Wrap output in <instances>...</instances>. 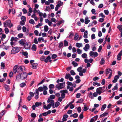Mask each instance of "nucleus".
<instances>
[{"label": "nucleus", "mask_w": 122, "mask_h": 122, "mask_svg": "<svg viewBox=\"0 0 122 122\" xmlns=\"http://www.w3.org/2000/svg\"><path fill=\"white\" fill-rule=\"evenodd\" d=\"M98 94V93H97V92H95L94 93H93V94L92 96H93V97H96L97 96Z\"/></svg>", "instance_id": "59"}, {"label": "nucleus", "mask_w": 122, "mask_h": 122, "mask_svg": "<svg viewBox=\"0 0 122 122\" xmlns=\"http://www.w3.org/2000/svg\"><path fill=\"white\" fill-rule=\"evenodd\" d=\"M65 86V82H64L62 83H57L56 85V87L58 90H60L64 87Z\"/></svg>", "instance_id": "2"}, {"label": "nucleus", "mask_w": 122, "mask_h": 122, "mask_svg": "<svg viewBox=\"0 0 122 122\" xmlns=\"http://www.w3.org/2000/svg\"><path fill=\"white\" fill-rule=\"evenodd\" d=\"M64 45L65 46H66L68 45V42L66 40H64Z\"/></svg>", "instance_id": "61"}, {"label": "nucleus", "mask_w": 122, "mask_h": 122, "mask_svg": "<svg viewBox=\"0 0 122 122\" xmlns=\"http://www.w3.org/2000/svg\"><path fill=\"white\" fill-rule=\"evenodd\" d=\"M47 103H49L51 105L54 104V102L53 100V99H51L50 98H48L47 101Z\"/></svg>", "instance_id": "9"}, {"label": "nucleus", "mask_w": 122, "mask_h": 122, "mask_svg": "<svg viewBox=\"0 0 122 122\" xmlns=\"http://www.w3.org/2000/svg\"><path fill=\"white\" fill-rule=\"evenodd\" d=\"M45 58V57L44 56H42L40 57V59L41 61H44Z\"/></svg>", "instance_id": "63"}, {"label": "nucleus", "mask_w": 122, "mask_h": 122, "mask_svg": "<svg viewBox=\"0 0 122 122\" xmlns=\"http://www.w3.org/2000/svg\"><path fill=\"white\" fill-rule=\"evenodd\" d=\"M18 39V38L17 37H11L10 39V41H17Z\"/></svg>", "instance_id": "18"}, {"label": "nucleus", "mask_w": 122, "mask_h": 122, "mask_svg": "<svg viewBox=\"0 0 122 122\" xmlns=\"http://www.w3.org/2000/svg\"><path fill=\"white\" fill-rule=\"evenodd\" d=\"M51 21H52L53 22H54L55 23H56L57 22V20L55 19L54 18H52L51 19Z\"/></svg>", "instance_id": "50"}, {"label": "nucleus", "mask_w": 122, "mask_h": 122, "mask_svg": "<svg viewBox=\"0 0 122 122\" xmlns=\"http://www.w3.org/2000/svg\"><path fill=\"white\" fill-rule=\"evenodd\" d=\"M30 116L31 117L34 118L36 117V114L33 113H31Z\"/></svg>", "instance_id": "55"}, {"label": "nucleus", "mask_w": 122, "mask_h": 122, "mask_svg": "<svg viewBox=\"0 0 122 122\" xmlns=\"http://www.w3.org/2000/svg\"><path fill=\"white\" fill-rule=\"evenodd\" d=\"M68 116L67 115H64L63 117V120L65 121H66L67 120L66 118H68Z\"/></svg>", "instance_id": "25"}, {"label": "nucleus", "mask_w": 122, "mask_h": 122, "mask_svg": "<svg viewBox=\"0 0 122 122\" xmlns=\"http://www.w3.org/2000/svg\"><path fill=\"white\" fill-rule=\"evenodd\" d=\"M104 62L105 61L104 59L103 58H102L101 59V60L100 61V64L102 65H103L104 64Z\"/></svg>", "instance_id": "46"}, {"label": "nucleus", "mask_w": 122, "mask_h": 122, "mask_svg": "<svg viewBox=\"0 0 122 122\" xmlns=\"http://www.w3.org/2000/svg\"><path fill=\"white\" fill-rule=\"evenodd\" d=\"M19 43L20 44L21 46H24L25 43L24 41L23 40L21 39L19 41Z\"/></svg>", "instance_id": "21"}, {"label": "nucleus", "mask_w": 122, "mask_h": 122, "mask_svg": "<svg viewBox=\"0 0 122 122\" xmlns=\"http://www.w3.org/2000/svg\"><path fill=\"white\" fill-rule=\"evenodd\" d=\"M37 66V63H33L31 64V67L34 69H36Z\"/></svg>", "instance_id": "15"}, {"label": "nucleus", "mask_w": 122, "mask_h": 122, "mask_svg": "<svg viewBox=\"0 0 122 122\" xmlns=\"http://www.w3.org/2000/svg\"><path fill=\"white\" fill-rule=\"evenodd\" d=\"M18 117L19 122H21L22 120V117L19 115H18Z\"/></svg>", "instance_id": "41"}, {"label": "nucleus", "mask_w": 122, "mask_h": 122, "mask_svg": "<svg viewBox=\"0 0 122 122\" xmlns=\"http://www.w3.org/2000/svg\"><path fill=\"white\" fill-rule=\"evenodd\" d=\"M106 105L104 104L103 105L102 107L101 110L102 111H103L106 107Z\"/></svg>", "instance_id": "40"}, {"label": "nucleus", "mask_w": 122, "mask_h": 122, "mask_svg": "<svg viewBox=\"0 0 122 122\" xmlns=\"http://www.w3.org/2000/svg\"><path fill=\"white\" fill-rule=\"evenodd\" d=\"M116 84V85L114 86V88L112 89V90L114 91L118 89L117 84Z\"/></svg>", "instance_id": "44"}, {"label": "nucleus", "mask_w": 122, "mask_h": 122, "mask_svg": "<svg viewBox=\"0 0 122 122\" xmlns=\"http://www.w3.org/2000/svg\"><path fill=\"white\" fill-rule=\"evenodd\" d=\"M1 69H4L5 66V63L3 62H2L1 63Z\"/></svg>", "instance_id": "29"}, {"label": "nucleus", "mask_w": 122, "mask_h": 122, "mask_svg": "<svg viewBox=\"0 0 122 122\" xmlns=\"http://www.w3.org/2000/svg\"><path fill=\"white\" fill-rule=\"evenodd\" d=\"M76 51L78 54H81L82 53V51L79 48H78L76 50Z\"/></svg>", "instance_id": "32"}, {"label": "nucleus", "mask_w": 122, "mask_h": 122, "mask_svg": "<svg viewBox=\"0 0 122 122\" xmlns=\"http://www.w3.org/2000/svg\"><path fill=\"white\" fill-rule=\"evenodd\" d=\"M60 104V102L57 101L56 102L55 104L56 107H57Z\"/></svg>", "instance_id": "64"}, {"label": "nucleus", "mask_w": 122, "mask_h": 122, "mask_svg": "<svg viewBox=\"0 0 122 122\" xmlns=\"http://www.w3.org/2000/svg\"><path fill=\"white\" fill-rule=\"evenodd\" d=\"M119 77V76L118 75H116L114 77V79L112 81V82L114 83H116Z\"/></svg>", "instance_id": "10"}, {"label": "nucleus", "mask_w": 122, "mask_h": 122, "mask_svg": "<svg viewBox=\"0 0 122 122\" xmlns=\"http://www.w3.org/2000/svg\"><path fill=\"white\" fill-rule=\"evenodd\" d=\"M103 88L102 87H100L99 88H97L96 90V92L98 94L100 95L102 93H103L104 92V91H102V89Z\"/></svg>", "instance_id": "7"}, {"label": "nucleus", "mask_w": 122, "mask_h": 122, "mask_svg": "<svg viewBox=\"0 0 122 122\" xmlns=\"http://www.w3.org/2000/svg\"><path fill=\"white\" fill-rule=\"evenodd\" d=\"M35 104L36 107H37L41 106L42 104V103L41 102H37L35 103Z\"/></svg>", "instance_id": "30"}, {"label": "nucleus", "mask_w": 122, "mask_h": 122, "mask_svg": "<svg viewBox=\"0 0 122 122\" xmlns=\"http://www.w3.org/2000/svg\"><path fill=\"white\" fill-rule=\"evenodd\" d=\"M72 64L73 65L74 67L77 66L78 65V64L74 61H73L72 62Z\"/></svg>", "instance_id": "39"}, {"label": "nucleus", "mask_w": 122, "mask_h": 122, "mask_svg": "<svg viewBox=\"0 0 122 122\" xmlns=\"http://www.w3.org/2000/svg\"><path fill=\"white\" fill-rule=\"evenodd\" d=\"M92 95H93L92 93L91 92H90L89 93V97L92 99L94 98L93 96H92Z\"/></svg>", "instance_id": "47"}, {"label": "nucleus", "mask_w": 122, "mask_h": 122, "mask_svg": "<svg viewBox=\"0 0 122 122\" xmlns=\"http://www.w3.org/2000/svg\"><path fill=\"white\" fill-rule=\"evenodd\" d=\"M79 37V36L77 33H76L75 35V36L74 38V40L75 41L77 40Z\"/></svg>", "instance_id": "28"}, {"label": "nucleus", "mask_w": 122, "mask_h": 122, "mask_svg": "<svg viewBox=\"0 0 122 122\" xmlns=\"http://www.w3.org/2000/svg\"><path fill=\"white\" fill-rule=\"evenodd\" d=\"M85 20V23L86 24H87L90 21V20L89 19L88 17L87 16L86 17Z\"/></svg>", "instance_id": "14"}, {"label": "nucleus", "mask_w": 122, "mask_h": 122, "mask_svg": "<svg viewBox=\"0 0 122 122\" xmlns=\"http://www.w3.org/2000/svg\"><path fill=\"white\" fill-rule=\"evenodd\" d=\"M32 49L33 51H36V46L35 44L33 45L32 47Z\"/></svg>", "instance_id": "35"}, {"label": "nucleus", "mask_w": 122, "mask_h": 122, "mask_svg": "<svg viewBox=\"0 0 122 122\" xmlns=\"http://www.w3.org/2000/svg\"><path fill=\"white\" fill-rule=\"evenodd\" d=\"M39 13L38 14L40 16V17H41L42 16H43V17L44 18H46V13H44V14H43V13H42L41 12H39Z\"/></svg>", "instance_id": "13"}, {"label": "nucleus", "mask_w": 122, "mask_h": 122, "mask_svg": "<svg viewBox=\"0 0 122 122\" xmlns=\"http://www.w3.org/2000/svg\"><path fill=\"white\" fill-rule=\"evenodd\" d=\"M57 56V55L55 54H53L51 56V58L53 59H54L56 58Z\"/></svg>", "instance_id": "43"}, {"label": "nucleus", "mask_w": 122, "mask_h": 122, "mask_svg": "<svg viewBox=\"0 0 122 122\" xmlns=\"http://www.w3.org/2000/svg\"><path fill=\"white\" fill-rule=\"evenodd\" d=\"M83 101V100L82 98H81L79 100L77 101L76 103H81Z\"/></svg>", "instance_id": "53"}, {"label": "nucleus", "mask_w": 122, "mask_h": 122, "mask_svg": "<svg viewBox=\"0 0 122 122\" xmlns=\"http://www.w3.org/2000/svg\"><path fill=\"white\" fill-rule=\"evenodd\" d=\"M63 4V3L60 0H59L57 2V4L56 5V6L55 8V10L57 11L58 10V8L62 6Z\"/></svg>", "instance_id": "5"}, {"label": "nucleus", "mask_w": 122, "mask_h": 122, "mask_svg": "<svg viewBox=\"0 0 122 122\" xmlns=\"http://www.w3.org/2000/svg\"><path fill=\"white\" fill-rule=\"evenodd\" d=\"M25 67L23 66H20L18 68V69H20L21 72L23 71V69H25Z\"/></svg>", "instance_id": "33"}, {"label": "nucleus", "mask_w": 122, "mask_h": 122, "mask_svg": "<svg viewBox=\"0 0 122 122\" xmlns=\"http://www.w3.org/2000/svg\"><path fill=\"white\" fill-rule=\"evenodd\" d=\"M70 73L71 74V75L73 76L76 75V73L73 70H71L70 71Z\"/></svg>", "instance_id": "56"}, {"label": "nucleus", "mask_w": 122, "mask_h": 122, "mask_svg": "<svg viewBox=\"0 0 122 122\" xmlns=\"http://www.w3.org/2000/svg\"><path fill=\"white\" fill-rule=\"evenodd\" d=\"M82 57L83 58H87V55L85 53H84L82 54L81 55Z\"/></svg>", "instance_id": "37"}, {"label": "nucleus", "mask_w": 122, "mask_h": 122, "mask_svg": "<svg viewBox=\"0 0 122 122\" xmlns=\"http://www.w3.org/2000/svg\"><path fill=\"white\" fill-rule=\"evenodd\" d=\"M20 53H22L23 55L25 56L27 58L28 56V54L27 52L26 51L25 52H23L22 53L20 52Z\"/></svg>", "instance_id": "19"}, {"label": "nucleus", "mask_w": 122, "mask_h": 122, "mask_svg": "<svg viewBox=\"0 0 122 122\" xmlns=\"http://www.w3.org/2000/svg\"><path fill=\"white\" fill-rule=\"evenodd\" d=\"M37 89L40 92H42L43 90V88H42V86L40 87Z\"/></svg>", "instance_id": "60"}, {"label": "nucleus", "mask_w": 122, "mask_h": 122, "mask_svg": "<svg viewBox=\"0 0 122 122\" xmlns=\"http://www.w3.org/2000/svg\"><path fill=\"white\" fill-rule=\"evenodd\" d=\"M104 18H101L99 19L98 21L100 22H102L104 21Z\"/></svg>", "instance_id": "58"}, {"label": "nucleus", "mask_w": 122, "mask_h": 122, "mask_svg": "<svg viewBox=\"0 0 122 122\" xmlns=\"http://www.w3.org/2000/svg\"><path fill=\"white\" fill-rule=\"evenodd\" d=\"M82 68L81 67H80L78 68L77 69V71L79 72V75L81 76H83V73H85L86 71V69H83L82 70Z\"/></svg>", "instance_id": "1"}, {"label": "nucleus", "mask_w": 122, "mask_h": 122, "mask_svg": "<svg viewBox=\"0 0 122 122\" xmlns=\"http://www.w3.org/2000/svg\"><path fill=\"white\" fill-rule=\"evenodd\" d=\"M71 75L68 73H67L66 74L65 78L66 79H68L71 76Z\"/></svg>", "instance_id": "27"}, {"label": "nucleus", "mask_w": 122, "mask_h": 122, "mask_svg": "<svg viewBox=\"0 0 122 122\" xmlns=\"http://www.w3.org/2000/svg\"><path fill=\"white\" fill-rule=\"evenodd\" d=\"M27 74L25 72L22 73L21 74V78L22 79L24 80L27 78Z\"/></svg>", "instance_id": "6"}, {"label": "nucleus", "mask_w": 122, "mask_h": 122, "mask_svg": "<svg viewBox=\"0 0 122 122\" xmlns=\"http://www.w3.org/2000/svg\"><path fill=\"white\" fill-rule=\"evenodd\" d=\"M29 22L30 23L34 25L35 24V22L33 19H30L29 21Z\"/></svg>", "instance_id": "49"}, {"label": "nucleus", "mask_w": 122, "mask_h": 122, "mask_svg": "<svg viewBox=\"0 0 122 122\" xmlns=\"http://www.w3.org/2000/svg\"><path fill=\"white\" fill-rule=\"evenodd\" d=\"M23 35V34L22 33L19 34L18 35V36L19 38H21L22 37Z\"/></svg>", "instance_id": "48"}, {"label": "nucleus", "mask_w": 122, "mask_h": 122, "mask_svg": "<svg viewBox=\"0 0 122 122\" xmlns=\"http://www.w3.org/2000/svg\"><path fill=\"white\" fill-rule=\"evenodd\" d=\"M88 34V31L86 30L84 32L83 36L84 37L86 38H87L88 37L87 36Z\"/></svg>", "instance_id": "20"}, {"label": "nucleus", "mask_w": 122, "mask_h": 122, "mask_svg": "<svg viewBox=\"0 0 122 122\" xmlns=\"http://www.w3.org/2000/svg\"><path fill=\"white\" fill-rule=\"evenodd\" d=\"M26 86V84L24 82H22L20 84V86L21 87H23Z\"/></svg>", "instance_id": "45"}, {"label": "nucleus", "mask_w": 122, "mask_h": 122, "mask_svg": "<svg viewBox=\"0 0 122 122\" xmlns=\"http://www.w3.org/2000/svg\"><path fill=\"white\" fill-rule=\"evenodd\" d=\"M108 114V113L107 112H105L103 113L102 114L100 115V117L101 118L102 117H103L106 116H107Z\"/></svg>", "instance_id": "22"}, {"label": "nucleus", "mask_w": 122, "mask_h": 122, "mask_svg": "<svg viewBox=\"0 0 122 122\" xmlns=\"http://www.w3.org/2000/svg\"><path fill=\"white\" fill-rule=\"evenodd\" d=\"M117 28L120 31H122V25H119L118 26Z\"/></svg>", "instance_id": "38"}, {"label": "nucleus", "mask_w": 122, "mask_h": 122, "mask_svg": "<svg viewBox=\"0 0 122 122\" xmlns=\"http://www.w3.org/2000/svg\"><path fill=\"white\" fill-rule=\"evenodd\" d=\"M24 48L26 49H29L30 47V45L27 43H26L24 44Z\"/></svg>", "instance_id": "11"}, {"label": "nucleus", "mask_w": 122, "mask_h": 122, "mask_svg": "<svg viewBox=\"0 0 122 122\" xmlns=\"http://www.w3.org/2000/svg\"><path fill=\"white\" fill-rule=\"evenodd\" d=\"M48 30V27L47 26L45 25L44 27V32H46Z\"/></svg>", "instance_id": "31"}, {"label": "nucleus", "mask_w": 122, "mask_h": 122, "mask_svg": "<svg viewBox=\"0 0 122 122\" xmlns=\"http://www.w3.org/2000/svg\"><path fill=\"white\" fill-rule=\"evenodd\" d=\"M2 46H3V48L4 49L6 50H7L9 48V46H5L3 44L2 45Z\"/></svg>", "instance_id": "34"}, {"label": "nucleus", "mask_w": 122, "mask_h": 122, "mask_svg": "<svg viewBox=\"0 0 122 122\" xmlns=\"http://www.w3.org/2000/svg\"><path fill=\"white\" fill-rule=\"evenodd\" d=\"M122 55H121L120 54H118L117 55V60H121V56Z\"/></svg>", "instance_id": "42"}, {"label": "nucleus", "mask_w": 122, "mask_h": 122, "mask_svg": "<svg viewBox=\"0 0 122 122\" xmlns=\"http://www.w3.org/2000/svg\"><path fill=\"white\" fill-rule=\"evenodd\" d=\"M68 92L66 90H62L60 91L61 93H68Z\"/></svg>", "instance_id": "51"}, {"label": "nucleus", "mask_w": 122, "mask_h": 122, "mask_svg": "<svg viewBox=\"0 0 122 122\" xmlns=\"http://www.w3.org/2000/svg\"><path fill=\"white\" fill-rule=\"evenodd\" d=\"M74 33L72 32H71L69 33V35L68 36V37L70 38H71L74 36Z\"/></svg>", "instance_id": "24"}, {"label": "nucleus", "mask_w": 122, "mask_h": 122, "mask_svg": "<svg viewBox=\"0 0 122 122\" xmlns=\"http://www.w3.org/2000/svg\"><path fill=\"white\" fill-rule=\"evenodd\" d=\"M4 30L5 32V33L6 34H7L9 33V31L8 29V28H5Z\"/></svg>", "instance_id": "54"}, {"label": "nucleus", "mask_w": 122, "mask_h": 122, "mask_svg": "<svg viewBox=\"0 0 122 122\" xmlns=\"http://www.w3.org/2000/svg\"><path fill=\"white\" fill-rule=\"evenodd\" d=\"M38 40L39 42H41V40H42L43 42H44L45 43H46V41L44 40L43 37H39L38 38Z\"/></svg>", "instance_id": "17"}, {"label": "nucleus", "mask_w": 122, "mask_h": 122, "mask_svg": "<svg viewBox=\"0 0 122 122\" xmlns=\"http://www.w3.org/2000/svg\"><path fill=\"white\" fill-rule=\"evenodd\" d=\"M54 87V85L53 84H50L49 86V88L50 89H52Z\"/></svg>", "instance_id": "57"}, {"label": "nucleus", "mask_w": 122, "mask_h": 122, "mask_svg": "<svg viewBox=\"0 0 122 122\" xmlns=\"http://www.w3.org/2000/svg\"><path fill=\"white\" fill-rule=\"evenodd\" d=\"M64 80V79L63 78H61L60 80L58 79L56 81L57 83H58L60 81L61 82H63Z\"/></svg>", "instance_id": "52"}, {"label": "nucleus", "mask_w": 122, "mask_h": 122, "mask_svg": "<svg viewBox=\"0 0 122 122\" xmlns=\"http://www.w3.org/2000/svg\"><path fill=\"white\" fill-rule=\"evenodd\" d=\"M20 48L19 47H15L12 48L11 51V52L13 54H15L18 53L20 51Z\"/></svg>", "instance_id": "3"}, {"label": "nucleus", "mask_w": 122, "mask_h": 122, "mask_svg": "<svg viewBox=\"0 0 122 122\" xmlns=\"http://www.w3.org/2000/svg\"><path fill=\"white\" fill-rule=\"evenodd\" d=\"M109 73H110V74L109 76L108 77V79H110L111 78L112 75V70L108 68L107 69L106 71V76H107V75Z\"/></svg>", "instance_id": "4"}, {"label": "nucleus", "mask_w": 122, "mask_h": 122, "mask_svg": "<svg viewBox=\"0 0 122 122\" xmlns=\"http://www.w3.org/2000/svg\"><path fill=\"white\" fill-rule=\"evenodd\" d=\"M76 46L77 47L79 48L82 46V44L81 43H77L76 44Z\"/></svg>", "instance_id": "23"}, {"label": "nucleus", "mask_w": 122, "mask_h": 122, "mask_svg": "<svg viewBox=\"0 0 122 122\" xmlns=\"http://www.w3.org/2000/svg\"><path fill=\"white\" fill-rule=\"evenodd\" d=\"M63 46V42L62 41H61L59 43L58 46L60 48Z\"/></svg>", "instance_id": "36"}, {"label": "nucleus", "mask_w": 122, "mask_h": 122, "mask_svg": "<svg viewBox=\"0 0 122 122\" xmlns=\"http://www.w3.org/2000/svg\"><path fill=\"white\" fill-rule=\"evenodd\" d=\"M8 3L9 5L10 6V7H11L13 6V2L12 0H8Z\"/></svg>", "instance_id": "16"}, {"label": "nucleus", "mask_w": 122, "mask_h": 122, "mask_svg": "<svg viewBox=\"0 0 122 122\" xmlns=\"http://www.w3.org/2000/svg\"><path fill=\"white\" fill-rule=\"evenodd\" d=\"M4 87L5 90L7 91H8L9 90L10 87L8 85L6 84H5L4 85Z\"/></svg>", "instance_id": "26"}, {"label": "nucleus", "mask_w": 122, "mask_h": 122, "mask_svg": "<svg viewBox=\"0 0 122 122\" xmlns=\"http://www.w3.org/2000/svg\"><path fill=\"white\" fill-rule=\"evenodd\" d=\"M18 67V66L17 65H16L14 66L13 71L14 73L15 74L17 71V69Z\"/></svg>", "instance_id": "12"}, {"label": "nucleus", "mask_w": 122, "mask_h": 122, "mask_svg": "<svg viewBox=\"0 0 122 122\" xmlns=\"http://www.w3.org/2000/svg\"><path fill=\"white\" fill-rule=\"evenodd\" d=\"M90 45L89 44H86L85 46V47L83 48L84 50L86 51H87L88 49L90 48Z\"/></svg>", "instance_id": "8"}, {"label": "nucleus", "mask_w": 122, "mask_h": 122, "mask_svg": "<svg viewBox=\"0 0 122 122\" xmlns=\"http://www.w3.org/2000/svg\"><path fill=\"white\" fill-rule=\"evenodd\" d=\"M55 98V95H52L50 96V98H50L51 99H54Z\"/></svg>", "instance_id": "62"}]
</instances>
